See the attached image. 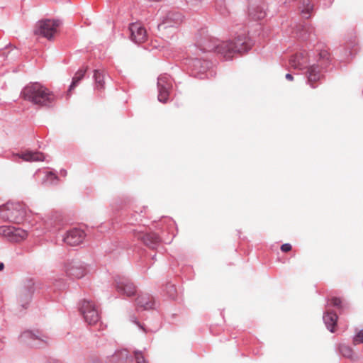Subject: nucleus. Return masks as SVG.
<instances>
[{
	"label": "nucleus",
	"instance_id": "obj_26",
	"mask_svg": "<svg viewBox=\"0 0 363 363\" xmlns=\"http://www.w3.org/2000/svg\"><path fill=\"white\" fill-rule=\"evenodd\" d=\"M95 82V89L102 90L104 87V74L99 69H95L93 76Z\"/></svg>",
	"mask_w": 363,
	"mask_h": 363
},
{
	"label": "nucleus",
	"instance_id": "obj_11",
	"mask_svg": "<svg viewBox=\"0 0 363 363\" xmlns=\"http://www.w3.org/2000/svg\"><path fill=\"white\" fill-rule=\"evenodd\" d=\"M157 86L158 89V101L163 104L167 103L172 88V77L167 74H160L157 77Z\"/></svg>",
	"mask_w": 363,
	"mask_h": 363
},
{
	"label": "nucleus",
	"instance_id": "obj_8",
	"mask_svg": "<svg viewBox=\"0 0 363 363\" xmlns=\"http://www.w3.org/2000/svg\"><path fill=\"white\" fill-rule=\"evenodd\" d=\"M79 311L86 323L95 325L100 320L97 306L91 301L84 299L79 303Z\"/></svg>",
	"mask_w": 363,
	"mask_h": 363
},
{
	"label": "nucleus",
	"instance_id": "obj_39",
	"mask_svg": "<svg viewBox=\"0 0 363 363\" xmlns=\"http://www.w3.org/2000/svg\"><path fill=\"white\" fill-rule=\"evenodd\" d=\"M334 0H323V5L325 7H330L333 3Z\"/></svg>",
	"mask_w": 363,
	"mask_h": 363
},
{
	"label": "nucleus",
	"instance_id": "obj_24",
	"mask_svg": "<svg viewBox=\"0 0 363 363\" xmlns=\"http://www.w3.org/2000/svg\"><path fill=\"white\" fill-rule=\"evenodd\" d=\"M323 320L327 329L330 332L334 333L337 321V314L333 311H326L323 313Z\"/></svg>",
	"mask_w": 363,
	"mask_h": 363
},
{
	"label": "nucleus",
	"instance_id": "obj_47",
	"mask_svg": "<svg viewBox=\"0 0 363 363\" xmlns=\"http://www.w3.org/2000/svg\"><path fill=\"white\" fill-rule=\"evenodd\" d=\"M286 2H287V1H286V0H285V1L283 2V4H286Z\"/></svg>",
	"mask_w": 363,
	"mask_h": 363
},
{
	"label": "nucleus",
	"instance_id": "obj_35",
	"mask_svg": "<svg viewBox=\"0 0 363 363\" xmlns=\"http://www.w3.org/2000/svg\"><path fill=\"white\" fill-rule=\"evenodd\" d=\"M331 305L335 307L341 308L342 307V301L340 298L333 297L330 300Z\"/></svg>",
	"mask_w": 363,
	"mask_h": 363
},
{
	"label": "nucleus",
	"instance_id": "obj_10",
	"mask_svg": "<svg viewBox=\"0 0 363 363\" xmlns=\"http://www.w3.org/2000/svg\"><path fill=\"white\" fill-rule=\"evenodd\" d=\"M60 24V21L59 20H43L38 23L34 33L35 35H39L48 40H51Z\"/></svg>",
	"mask_w": 363,
	"mask_h": 363
},
{
	"label": "nucleus",
	"instance_id": "obj_32",
	"mask_svg": "<svg viewBox=\"0 0 363 363\" xmlns=\"http://www.w3.org/2000/svg\"><path fill=\"white\" fill-rule=\"evenodd\" d=\"M143 211H141L140 213H138L137 211L132 213L128 218V223L130 225H134L135 223L138 222L139 220H141L142 215L141 213Z\"/></svg>",
	"mask_w": 363,
	"mask_h": 363
},
{
	"label": "nucleus",
	"instance_id": "obj_30",
	"mask_svg": "<svg viewBox=\"0 0 363 363\" xmlns=\"http://www.w3.org/2000/svg\"><path fill=\"white\" fill-rule=\"evenodd\" d=\"M164 291L169 298L175 299L177 298V291L174 284L169 282L167 283L164 286Z\"/></svg>",
	"mask_w": 363,
	"mask_h": 363
},
{
	"label": "nucleus",
	"instance_id": "obj_1",
	"mask_svg": "<svg viewBox=\"0 0 363 363\" xmlns=\"http://www.w3.org/2000/svg\"><path fill=\"white\" fill-rule=\"evenodd\" d=\"M289 64L295 69H306V84L314 89L318 86L317 82L323 79V71L330 65V55L325 50L317 53L302 50L291 56Z\"/></svg>",
	"mask_w": 363,
	"mask_h": 363
},
{
	"label": "nucleus",
	"instance_id": "obj_29",
	"mask_svg": "<svg viewBox=\"0 0 363 363\" xmlns=\"http://www.w3.org/2000/svg\"><path fill=\"white\" fill-rule=\"evenodd\" d=\"M113 357L119 361H133V357L129 354V352L126 349H122L116 351Z\"/></svg>",
	"mask_w": 363,
	"mask_h": 363
},
{
	"label": "nucleus",
	"instance_id": "obj_14",
	"mask_svg": "<svg viewBox=\"0 0 363 363\" xmlns=\"http://www.w3.org/2000/svg\"><path fill=\"white\" fill-rule=\"evenodd\" d=\"M0 234L8 238L11 241L18 242L26 238L28 233L26 230L11 226L0 227Z\"/></svg>",
	"mask_w": 363,
	"mask_h": 363
},
{
	"label": "nucleus",
	"instance_id": "obj_21",
	"mask_svg": "<svg viewBox=\"0 0 363 363\" xmlns=\"http://www.w3.org/2000/svg\"><path fill=\"white\" fill-rule=\"evenodd\" d=\"M248 16L254 21L263 19L266 16V6L264 3L251 4L248 9Z\"/></svg>",
	"mask_w": 363,
	"mask_h": 363
},
{
	"label": "nucleus",
	"instance_id": "obj_43",
	"mask_svg": "<svg viewBox=\"0 0 363 363\" xmlns=\"http://www.w3.org/2000/svg\"><path fill=\"white\" fill-rule=\"evenodd\" d=\"M4 347V342L3 340H0V351L2 350Z\"/></svg>",
	"mask_w": 363,
	"mask_h": 363
},
{
	"label": "nucleus",
	"instance_id": "obj_7",
	"mask_svg": "<svg viewBox=\"0 0 363 363\" xmlns=\"http://www.w3.org/2000/svg\"><path fill=\"white\" fill-rule=\"evenodd\" d=\"M19 341L28 347L42 348L48 345V337L40 330H25L18 337Z\"/></svg>",
	"mask_w": 363,
	"mask_h": 363
},
{
	"label": "nucleus",
	"instance_id": "obj_40",
	"mask_svg": "<svg viewBox=\"0 0 363 363\" xmlns=\"http://www.w3.org/2000/svg\"><path fill=\"white\" fill-rule=\"evenodd\" d=\"M47 177L48 178L52 177L55 180H58V177L56 175L55 173H54L52 172H50L49 173H48Z\"/></svg>",
	"mask_w": 363,
	"mask_h": 363
},
{
	"label": "nucleus",
	"instance_id": "obj_2",
	"mask_svg": "<svg viewBox=\"0 0 363 363\" xmlns=\"http://www.w3.org/2000/svg\"><path fill=\"white\" fill-rule=\"evenodd\" d=\"M254 45L245 31H240L233 39L220 42L213 38H207L196 45L202 52H215L225 60H231L235 53L247 52Z\"/></svg>",
	"mask_w": 363,
	"mask_h": 363
},
{
	"label": "nucleus",
	"instance_id": "obj_3",
	"mask_svg": "<svg viewBox=\"0 0 363 363\" xmlns=\"http://www.w3.org/2000/svg\"><path fill=\"white\" fill-rule=\"evenodd\" d=\"M25 100L40 106H52L55 101V95L48 88L38 82L26 85L21 93Z\"/></svg>",
	"mask_w": 363,
	"mask_h": 363
},
{
	"label": "nucleus",
	"instance_id": "obj_22",
	"mask_svg": "<svg viewBox=\"0 0 363 363\" xmlns=\"http://www.w3.org/2000/svg\"><path fill=\"white\" fill-rule=\"evenodd\" d=\"M62 218L58 213L49 216L44 221V227L47 231H57L62 225Z\"/></svg>",
	"mask_w": 363,
	"mask_h": 363
},
{
	"label": "nucleus",
	"instance_id": "obj_5",
	"mask_svg": "<svg viewBox=\"0 0 363 363\" xmlns=\"http://www.w3.org/2000/svg\"><path fill=\"white\" fill-rule=\"evenodd\" d=\"M187 71L190 76L199 79H208L215 75L211 61L203 58H190L186 60Z\"/></svg>",
	"mask_w": 363,
	"mask_h": 363
},
{
	"label": "nucleus",
	"instance_id": "obj_23",
	"mask_svg": "<svg viewBox=\"0 0 363 363\" xmlns=\"http://www.w3.org/2000/svg\"><path fill=\"white\" fill-rule=\"evenodd\" d=\"M13 160L21 158L27 162H38L45 160L44 155L40 152L26 151L22 154H15L13 155Z\"/></svg>",
	"mask_w": 363,
	"mask_h": 363
},
{
	"label": "nucleus",
	"instance_id": "obj_20",
	"mask_svg": "<svg viewBox=\"0 0 363 363\" xmlns=\"http://www.w3.org/2000/svg\"><path fill=\"white\" fill-rule=\"evenodd\" d=\"M136 305L144 310L155 309L158 305L155 298L148 294H142L135 299Z\"/></svg>",
	"mask_w": 363,
	"mask_h": 363
},
{
	"label": "nucleus",
	"instance_id": "obj_16",
	"mask_svg": "<svg viewBox=\"0 0 363 363\" xmlns=\"http://www.w3.org/2000/svg\"><path fill=\"white\" fill-rule=\"evenodd\" d=\"M359 50L357 38L354 35L350 36L340 48L342 52V60L347 61L352 57Z\"/></svg>",
	"mask_w": 363,
	"mask_h": 363
},
{
	"label": "nucleus",
	"instance_id": "obj_36",
	"mask_svg": "<svg viewBox=\"0 0 363 363\" xmlns=\"http://www.w3.org/2000/svg\"><path fill=\"white\" fill-rule=\"evenodd\" d=\"M130 321L138 325L143 331H145L143 326L140 323V322L138 320L137 318L135 315H132L130 317Z\"/></svg>",
	"mask_w": 363,
	"mask_h": 363
},
{
	"label": "nucleus",
	"instance_id": "obj_15",
	"mask_svg": "<svg viewBox=\"0 0 363 363\" xmlns=\"http://www.w3.org/2000/svg\"><path fill=\"white\" fill-rule=\"evenodd\" d=\"M117 291L127 296H132L135 294V286L131 280L125 277L117 276L115 279Z\"/></svg>",
	"mask_w": 363,
	"mask_h": 363
},
{
	"label": "nucleus",
	"instance_id": "obj_42",
	"mask_svg": "<svg viewBox=\"0 0 363 363\" xmlns=\"http://www.w3.org/2000/svg\"><path fill=\"white\" fill-rule=\"evenodd\" d=\"M60 175H61L62 177H66V176H67V170H66V169H60Z\"/></svg>",
	"mask_w": 363,
	"mask_h": 363
},
{
	"label": "nucleus",
	"instance_id": "obj_44",
	"mask_svg": "<svg viewBox=\"0 0 363 363\" xmlns=\"http://www.w3.org/2000/svg\"><path fill=\"white\" fill-rule=\"evenodd\" d=\"M4 269V264L3 262H0V271H2Z\"/></svg>",
	"mask_w": 363,
	"mask_h": 363
},
{
	"label": "nucleus",
	"instance_id": "obj_12",
	"mask_svg": "<svg viewBox=\"0 0 363 363\" xmlns=\"http://www.w3.org/2000/svg\"><path fill=\"white\" fill-rule=\"evenodd\" d=\"M38 287L33 279H28L25 281L23 288L18 294V299L22 308H27L32 296Z\"/></svg>",
	"mask_w": 363,
	"mask_h": 363
},
{
	"label": "nucleus",
	"instance_id": "obj_41",
	"mask_svg": "<svg viewBox=\"0 0 363 363\" xmlns=\"http://www.w3.org/2000/svg\"><path fill=\"white\" fill-rule=\"evenodd\" d=\"M285 78L289 81H293L294 77L291 74L287 73L285 76Z\"/></svg>",
	"mask_w": 363,
	"mask_h": 363
},
{
	"label": "nucleus",
	"instance_id": "obj_31",
	"mask_svg": "<svg viewBox=\"0 0 363 363\" xmlns=\"http://www.w3.org/2000/svg\"><path fill=\"white\" fill-rule=\"evenodd\" d=\"M339 352L345 357L347 358H352L353 350L352 349L347 345L345 343H340L338 347Z\"/></svg>",
	"mask_w": 363,
	"mask_h": 363
},
{
	"label": "nucleus",
	"instance_id": "obj_37",
	"mask_svg": "<svg viewBox=\"0 0 363 363\" xmlns=\"http://www.w3.org/2000/svg\"><path fill=\"white\" fill-rule=\"evenodd\" d=\"M291 250V245L290 243H284L281 246V250L284 252H287Z\"/></svg>",
	"mask_w": 363,
	"mask_h": 363
},
{
	"label": "nucleus",
	"instance_id": "obj_27",
	"mask_svg": "<svg viewBox=\"0 0 363 363\" xmlns=\"http://www.w3.org/2000/svg\"><path fill=\"white\" fill-rule=\"evenodd\" d=\"M86 72V69H79L74 74V76L72 77V81L71 84L69 86L68 89V94L71 92L72 89H74L77 84L79 83V82L84 78V74Z\"/></svg>",
	"mask_w": 363,
	"mask_h": 363
},
{
	"label": "nucleus",
	"instance_id": "obj_19",
	"mask_svg": "<svg viewBox=\"0 0 363 363\" xmlns=\"http://www.w3.org/2000/svg\"><path fill=\"white\" fill-rule=\"evenodd\" d=\"M85 238L84 230L79 228H72L68 230L63 238V241L69 245L77 246L81 244Z\"/></svg>",
	"mask_w": 363,
	"mask_h": 363
},
{
	"label": "nucleus",
	"instance_id": "obj_13",
	"mask_svg": "<svg viewBox=\"0 0 363 363\" xmlns=\"http://www.w3.org/2000/svg\"><path fill=\"white\" fill-rule=\"evenodd\" d=\"M139 227L138 228L133 229V233L134 237L138 240H140L143 242L151 249H156L162 242V238L155 233H145L143 230Z\"/></svg>",
	"mask_w": 363,
	"mask_h": 363
},
{
	"label": "nucleus",
	"instance_id": "obj_17",
	"mask_svg": "<svg viewBox=\"0 0 363 363\" xmlns=\"http://www.w3.org/2000/svg\"><path fill=\"white\" fill-rule=\"evenodd\" d=\"M129 30L130 33V40L137 44L143 43L147 39L146 30L140 23H130Z\"/></svg>",
	"mask_w": 363,
	"mask_h": 363
},
{
	"label": "nucleus",
	"instance_id": "obj_28",
	"mask_svg": "<svg viewBox=\"0 0 363 363\" xmlns=\"http://www.w3.org/2000/svg\"><path fill=\"white\" fill-rule=\"evenodd\" d=\"M215 11L223 16H226L229 13L228 8L226 5L225 0H215Z\"/></svg>",
	"mask_w": 363,
	"mask_h": 363
},
{
	"label": "nucleus",
	"instance_id": "obj_34",
	"mask_svg": "<svg viewBox=\"0 0 363 363\" xmlns=\"http://www.w3.org/2000/svg\"><path fill=\"white\" fill-rule=\"evenodd\" d=\"M353 343L357 345L363 343V329L360 330L352 338Z\"/></svg>",
	"mask_w": 363,
	"mask_h": 363
},
{
	"label": "nucleus",
	"instance_id": "obj_46",
	"mask_svg": "<svg viewBox=\"0 0 363 363\" xmlns=\"http://www.w3.org/2000/svg\"><path fill=\"white\" fill-rule=\"evenodd\" d=\"M155 256H156V255H154L152 256V259H155Z\"/></svg>",
	"mask_w": 363,
	"mask_h": 363
},
{
	"label": "nucleus",
	"instance_id": "obj_38",
	"mask_svg": "<svg viewBox=\"0 0 363 363\" xmlns=\"http://www.w3.org/2000/svg\"><path fill=\"white\" fill-rule=\"evenodd\" d=\"M186 3L191 5L193 7H196L199 6L201 0H186Z\"/></svg>",
	"mask_w": 363,
	"mask_h": 363
},
{
	"label": "nucleus",
	"instance_id": "obj_33",
	"mask_svg": "<svg viewBox=\"0 0 363 363\" xmlns=\"http://www.w3.org/2000/svg\"><path fill=\"white\" fill-rule=\"evenodd\" d=\"M135 359L136 363H148L145 359L141 351H134Z\"/></svg>",
	"mask_w": 363,
	"mask_h": 363
},
{
	"label": "nucleus",
	"instance_id": "obj_9",
	"mask_svg": "<svg viewBox=\"0 0 363 363\" xmlns=\"http://www.w3.org/2000/svg\"><path fill=\"white\" fill-rule=\"evenodd\" d=\"M65 269L66 274L71 279H81L88 273L87 264L79 259L67 261Z\"/></svg>",
	"mask_w": 363,
	"mask_h": 363
},
{
	"label": "nucleus",
	"instance_id": "obj_25",
	"mask_svg": "<svg viewBox=\"0 0 363 363\" xmlns=\"http://www.w3.org/2000/svg\"><path fill=\"white\" fill-rule=\"evenodd\" d=\"M300 3L299 9H301L302 16L305 18H308L313 10V5L309 0H301Z\"/></svg>",
	"mask_w": 363,
	"mask_h": 363
},
{
	"label": "nucleus",
	"instance_id": "obj_18",
	"mask_svg": "<svg viewBox=\"0 0 363 363\" xmlns=\"http://www.w3.org/2000/svg\"><path fill=\"white\" fill-rule=\"evenodd\" d=\"M294 33L296 38L303 41L313 40L315 36L314 28L308 23L297 25Z\"/></svg>",
	"mask_w": 363,
	"mask_h": 363
},
{
	"label": "nucleus",
	"instance_id": "obj_45",
	"mask_svg": "<svg viewBox=\"0 0 363 363\" xmlns=\"http://www.w3.org/2000/svg\"><path fill=\"white\" fill-rule=\"evenodd\" d=\"M169 221L173 224L174 221L172 219H169Z\"/></svg>",
	"mask_w": 363,
	"mask_h": 363
},
{
	"label": "nucleus",
	"instance_id": "obj_6",
	"mask_svg": "<svg viewBox=\"0 0 363 363\" xmlns=\"http://www.w3.org/2000/svg\"><path fill=\"white\" fill-rule=\"evenodd\" d=\"M184 19L182 13L177 10H171L165 13L162 18V21L157 26L158 31L163 37L169 38L174 35L175 30Z\"/></svg>",
	"mask_w": 363,
	"mask_h": 363
},
{
	"label": "nucleus",
	"instance_id": "obj_4",
	"mask_svg": "<svg viewBox=\"0 0 363 363\" xmlns=\"http://www.w3.org/2000/svg\"><path fill=\"white\" fill-rule=\"evenodd\" d=\"M31 211L21 202H7L0 206V217L4 221L21 223L28 221Z\"/></svg>",
	"mask_w": 363,
	"mask_h": 363
}]
</instances>
